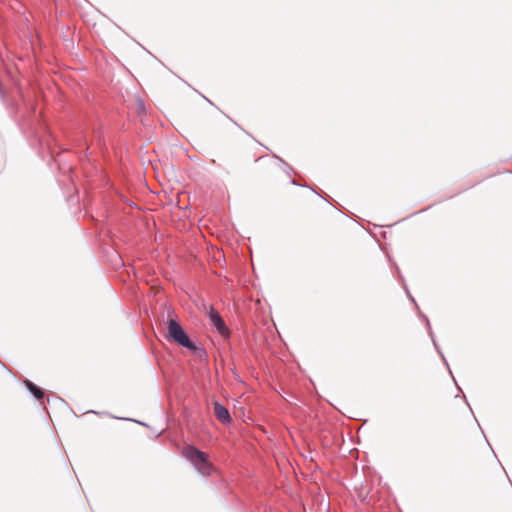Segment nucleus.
<instances>
[{"mask_svg": "<svg viewBox=\"0 0 512 512\" xmlns=\"http://www.w3.org/2000/svg\"><path fill=\"white\" fill-rule=\"evenodd\" d=\"M182 455L189 460L202 475L208 476L212 473L213 465L209 461L206 453L189 445L182 449Z\"/></svg>", "mask_w": 512, "mask_h": 512, "instance_id": "f257e3e1", "label": "nucleus"}, {"mask_svg": "<svg viewBox=\"0 0 512 512\" xmlns=\"http://www.w3.org/2000/svg\"><path fill=\"white\" fill-rule=\"evenodd\" d=\"M166 337L168 340L175 342L182 347L192 351L196 350L195 344L190 340L179 322L174 318H170L168 320Z\"/></svg>", "mask_w": 512, "mask_h": 512, "instance_id": "f03ea898", "label": "nucleus"}, {"mask_svg": "<svg viewBox=\"0 0 512 512\" xmlns=\"http://www.w3.org/2000/svg\"><path fill=\"white\" fill-rule=\"evenodd\" d=\"M209 318L212 323V325L217 329V331L223 335L227 336L229 334L227 327L225 326V323L219 313L215 311L213 308H211L209 312Z\"/></svg>", "mask_w": 512, "mask_h": 512, "instance_id": "7ed1b4c3", "label": "nucleus"}, {"mask_svg": "<svg viewBox=\"0 0 512 512\" xmlns=\"http://www.w3.org/2000/svg\"><path fill=\"white\" fill-rule=\"evenodd\" d=\"M213 411L214 415L220 422L226 424L231 421V417L228 410L220 403L214 402Z\"/></svg>", "mask_w": 512, "mask_h": 512, "instance_id": "20e7f679", "label": "nucleus"}, {"mask_svg": "<svg viewBox=\"0 0 512 512\" xmlns=\"http://www.w3.org/2000/svg\"><path fill=\"white\" fill-rule=\"evenodd\" d=\"M25 385L27 389L37 398L42 399L44 397V392L41 388L37 387L33 382L26 380Z\"/></svg>", "mask_w": 512, "mask_h": 512, "instance_id": "39448f33", "label": "nucleus"}]
</instances>
